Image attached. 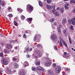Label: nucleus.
Here are the masks:
<instances>
[{"label": "nucleus", "mask_w": 75, "mask_h": 75, "mask_svg": "<svg viewBox=\"0 0 75 75\" xmlns=\"http://www.w3.org/2000/svg\"><path fill=\"white\" fill-rule=\"evenodd\" d=\"M10 42L12 43H16V40H11Z\"/></svg>", "instance_id": "37998d69"}, {"label": "nucleus", "mask_w": 75, "mask_h": 75, "mask_svg": "<svg viewBox=\"0 0 75 75\" xmlns=\"http://www.w3.org/2000/svg\"><path fill=\"white\" fill-rule=\"evenodd\" d=\"M35 53L33 54V55L35 58H37L38 57L40 58L42 56V54L41 53V51L37 50L36 49H35Z\"/></svg>", "instance_id": "f257e3e1"}, {"label": "nucleus", "mask_w": 75, "mask_h": 75, "mask_svg": "<svg viewBox=\"0 0 75 75\" xmlns=\"http://www.w3.org/2000/svg\"><path fill=\"white\" fill-rule=\"evenodd\" d=\"M3 1H0V4H1V3H2Z\"/></svg>", "instance_id": "774afa93"}, {"label": "nucleus", "mask_w": 75, "mask_h": 75, "mask_svg": "<svg viewBox=\"0 0 75 75\" xmlns=\"http://www.w3.org/2000/svg\"><path fill=\"white\" fill-rule=\"evenodd\" d=\"M47 2L48 4H50L51 3V0H47Z\"/></svg>", "instance_id": "4c0bfd02"}, {"label": "nucleus", "mask_w": 75, "mask_h": 75, "mask_svg": "<svg viewBox=\"0 0 75 75\" xmlns=\"http://www.w3.org/2000/svg\"><path fill=\"white\" fill-rule=\"evenodd\" d=\"M70 3L72 4V3H74L75 4V0H71L70 1Z\"/></svg>", "instance_id": "c85d7f7f"}, {"label": "nucleus", "mask_w": 75, "mask_h": 75, "mask_svg": "<svg viewBox=\"0 0 75 75\" xmlns=\"http://www.w3.org/2000/svg\"><path fill=\"white\" fill-rule=\"evenodd\" d=\"M27 11L28 13H30L33 10V7L30 4L27 5Z\"/></svg>", "instance_id": "20e7f679"}, {"label": "nucleus", "mask_w": 75, "mask_h": 75, "mask_svg": "<svg viewBox=\"0 0 75 75\" xmlns=\"http://www.w3.org/2000/svg\"><path fill=\"white\" fill-rule=\"evenodd\" d=\"M14 24L16 26H18V23L16 21H14Z\"/></svg>", "instance_id": "72a5a7b5"}, {"label": "nucleus", "mask_w": 75, "mask_h": 75, "mask_svg": "<svg viewBox=\"0 0 75 75\" xmlns=\"http://www.w3.org/2000/svg\"><path fill=\"white\" fill-rule=\"evenodd\" d=\"M37 69L39 71H44V69H43L42 67L40 66L37 67Z\"/></svg>", "instance_id": "f8f14e48"}, {"label": "nucleus", "mask_w": 75, "mask_h": 75, "mask_svg": "<svg viewBox=\"0 0 75 75\" xmlns=\"http://www.w3.org/2000/svg\"><path fill=\"white\" fill-rule=\"evenodd\" d=\"M13 61H17V59L15 57H14L13 58Z\"/></svg>", "instance_id": "a18cd8bd"}, {"label": "nucleus", "mask_w": 75, "mask_h": 75, "mask_svg": "<svg viewBox=\"0 0 75 75\" xmlns=\"http://www.w3.org/2000/svg\"><path fill=\"white\" fill-rule=\"evenodd\" d=\"M21 36V34H19L18 35V37H20Z\"/></svg>", "instance_id": "0e129e2a"}, {"label": "nucleus", "mask_w": 75, "mask_h": 75, "mask_svg": "<svg viewBox=\"0 0 75 75\" xmlns=\"http://www.w3.org/2000/svg\"><path fill=\"white\" fill-rule=\"evenodd\" d=\"M47 73L48 74H52V71L51 69H50L47 71Z\"/></svg>", "instance_id": "aec40b11"}, {"label": "nucleus", "mask_w": 75, "mask_h": 75, "mask_svg": "<svg viewBox=\"0 0 75 75\" xmlns=\"http://www.w3.org/2000/svg\"><path fill=\"white\" fill-rule=\"evenodd\" d=\"M74 26H73L72 25H71L70 27V28L71 30H74V28H73V27Z\"/></svg>", "instance_id": "c03bdc74"}, {"label": "nucleus", "mask_w": 75, "mask_h": 75, "mask_svg": "<svg viewBox=\"0 0 75 75\" xmlns=\"http://www.w3.org/2000/svg\"><path fill=\"white\" fill-rule=\"evenodd\" d=\"M7 73L8 74H12L11 70L8 69Z\"/></svg>", "instance_id": "4be33fe9"}, {"label": "nucleus", "mask_w": 75, "mask_h": 75, "mask_svg": "<svg viewBox=\"0 0 75 75\" xmlns=\"http://www.w3.org/2000/svg\"><path fill=\"white\" fill-rule=\"evenodd\" d=\"M46 7L47 8L48 10H51L52 8L51 7V6L50 5H46Z\"/></svg>", "instance_id": "f3484780"}, {"label": "nucleus", "mask_w": 75, "mask_h": 75, "mask_svg": "<svg viewBox=\"0 0 75 75\" xmlns=\"http://www.w3.org/2000/svg\"><path fill=\"white\" fill-rule=\"evenodd\" d=\"M63 33L64 35L65 36V37H67V33L66 30H63Z\"/></svg>", "instance_id": "412c9836"}, {"label": "nucleus", "mask_w": 75, "mask_h": 75, "mask_svg": "<svg viewBox=\"0 0 75 75\" xmlns=\"http://www.w3.org/2000/svg\"><path fill=\"white\" fill-rule=\"evenodd\" d=\"M56 11V10H55V8H53V9L52 11V10H51V11H50V12L51 13H54V12H55V11Z\"/></svg>", "instance_id": "e433bc0d"}, {"label": "nucleus", "mask_w": 75, "mask_h": 75, "mask_svg": "<svg viewBox=\"0 0 75 75\" xmlns=\"http://www.w3.org/2000/svg\"><path fill=\"white\" fill-rule=\"evenodd\" d=\"M54 18H52L50 20V22H51V23H53L54 22Z\"/></svg>", "instance_id": "c9c22d12"}, {"label": "nucleus", "mask_w": 75, "mask_h": 75, "mask_svg": "<svg viewBox=\"0 0 75 75\" xmlns=\"http://www.w3.org/2000/svg\"><path fill=\"white\" fill-rule=\"evenodd\" d=\"M37 47H38V48H39V47H41V45H40V44H38V45H37Z\"/></svg>", "instance_id": "49530a36"}, {"label": "nucleus", "mask_w": 75, "mask_h": 75, "mask_svg": "<svg viewBox=\"0 0 75 75\" xmlns=\"http://www.w3.org/2000/svg\"><path fill=\"white\" fill-rule=\"evenodd\" d=\"M52 8H55V5H53L52 6Z\"/></svg>", "instance_id": "6e6d98bb"}, {"label": "nucleus", "mask_w": 75, "mask_h": 75, "mask_svg": "<svg viewBox=\"0 0 75 75\" xmlns=\"http://www.w3.org/2000/svg\"><path fill=\"white\" fill-rule=\"evenodd\" d=\"M15 49H16V50H17V48H18V47H17V46H16V47H15Z\"/></svg>", "instance_id": "338daca9"}, {"label": "nucleus", "mask_w": 75, "mask_h": 75, "mask_svg": "<svg viewBox=\"0 0 75 75\" xmlns=\"http://www.w3.org/2000/svg\"><path fill=\"white\" fill-rule=\"evenodd\" d=\"M4 55V54H3V53H0V57H3Z\"/></svg>", "instance_id": "ea45409f"}, {"label": "nucleus", "mask_w": 75, "mask_h": 75, "mask_svg": "<svg viewBox=\"0 0 75 75\" xmlns=\"http://www.w3.org/2000/svg\"><path fill=\"white\" fill-rule=\"evenodd\" d=\"M32 50H33V49H32V48H30V50H29V51H32Z\"/></svg>", "instance_id": "052dcab7"}, {"label": "nucleus", "mask_w": 75, "mask_h": 75, "mask_svg": "<svg viewBox=\"0 0 75 75\" xmlns=\"http://www.w3.org/2000/svg\"><path fill=\"white\" fill-rule=\"evenodd\" d=\"M32 20H33V18H28V21L29 24H31Z\"/></svg>", "instance_id": "2eb2a0df"}, {"label": "nucleus", "mask_w": 75, "mask_h": 75, "mask_svg": "<svg viewBox=\"0 0 75 75\" xmlns=\"http://www.w3.org/2000/svg\"><path fill=\"white\" fill-rule=\"evenodd\" d=\"M57 22H55L54 23V25H57Z\"/></svg>", "instance_id": "4d7b16f0"}, {"label": "nucleus", "mask_w": 75, "mask_h": 75, "mask_svg": "<svg viewBox=\"0 0 75 75\" xmlns=\"http://www.w3.org/2000/svg\"><path fill=\"white\" fill-rule=\"evenodd\" d=\"M73 13H75V8H74L73 11Z\"/></svg>", "instance_id": "13d9d810"}, {"label": "nucleus", "mask_w": 75, "mask_h": 75, "mask_svg": "<svg viewBox=\"0 0 75 75\" xmlns=\"http://www.w3.org/2000/svg\"><path fill=\"white\" fill-rule=\"evenodd\" d=\"M26 73V72L24 70H23L22 71H19L18 74L19 75H25Z\"/></svg>", "instance_id": "0eeeda50"}, {"label": "nucleus", "mask_w": 75, "mask_h": 75, "mask_svg": "<svg viewBox=\"0 0 75 75\" xmlns=\"http://www.w3.org/2000/svg\"><path fill=\"white\" fill-rule=\"evenodd\" d=\"M55 69L57 73H59L61 70V68L59 66L56 67L55 68Z\"/></svg>", "instance_id": "423d86ee"}, {"label": "nucleus", "mask_w": 75, "mask_h": 75, "mask_svg": "<svg viewBox=\"0 0 75 75\" xmlns=\"http://www.w3.org/2000/svg\"><path fill=\"white\" fill-rule=\"evenodd\" d=\"M1 63L2 64H4L5 65H6L9 63V61L7 59L4 58H2L1 60Z\"/></svg>", "instance_id": "7ed1b4c3"}, {"label": "nucleus", "mask_w": 75, "mask_h": 75, "mask_svg": "<svg viewBox=\"0 0 75 75\" xmlns=\"http://www.w3.org/2000/svg\"><path fill=\"white\" fill-rule=\"evenodd\" d=\"M67 19L64 18L63 19L62 21V24L63 25H65V24L67 23Z\"/></svg>", "instance_id": "9b49d317"}, {"label": "nucleus", "mask_w": 75, "mask_h": 75, "mask_svg": "<svg viewBox=\"0 0 75 75\" xmlns=\"http://www.w3.org/2000/svg\"><path fill=\"white\" fill-rule=\"evenodd\" d=\"M37 35H36L33 39L34 41H35L37 40Z\"/></svg>", "instance_id": "f704fd0d"}, {"label": "nucleus", "mask_w": 75, "mask_h": 75, "mask_svg": "<svg viewBox=\"0 0 75 75\" xmlns=\"http://www.w3.org/2000/svg\"><path fill=\"white\" fill-rule=\"evenodd\" d=\"M65 70L66 71H67L69 70V69L65 68Z\"/></svg>", "instance_id": "de8ad7c7"}, {"label": "nucleus", "mask_w": 75, "mask_h": 75, "mask_svg": "<svg viewBox=\"0 0 75 75\" xmlns=\"http://www.w3.org/2000/svg\"><path fill=\"white\" fill-rule=\"evenodd\" d=\"M45 54H46V57H48V56H49V54H48V53H46Z\"/></svg>", "instance_id": "3c124183"}, {"label": "nucleus", "mask_w": 75, "mask_h": 75, "mask_svg": "<svg viewBox=\"0 0 75 75\" xmlns=\"http://www.w3.org/2000/svg\"><path fill=\"white\" fill-rule=\"evenodd\" d=\"M56 64L55 63H53L52 64V66L53 67H56Z\"/></svg>", "instance_id": "8fccbe9b"}, {"label": "nucleus", "mask_w": 75, "mask_h": 75, "mask_svg": "<svg viewBox=\"0 0 75 75\" xmlns=\"http://www.w3.org/2000/svg\"><path fill=\"white\" fill-rule=\"evenodd\" d=\"M55 15L56 16H58L59 17V14L58 13H57V12H55Z\"/></svg>", "instance_id": "58836bf2"}, {"label": "nucleus", "mask_w": 75, "mask_h": 75, "mask_svg": "<svg viewBox=\"0 0 75 75\" xmlns=\"http://www.w3.org/2000/svg\"><path fill=\"white\" fill-rule=\"evenodd\" d=\"M21 18L22 20H24L25 19V16L23 15H21Z\"/></svg>", "instance_id": "c756f323"}, {"label": "nucleus", "mask_w": 75, "mask_h": 75, "mask_svg": "<svg viewBox=\"0 0 75 75\" xmlns=\"http://www.w3.org/2000/svg\"><path fill=\"white\" fill-rule=\"evenodd\" d=\"M30 56L29 55H28V54H27L26 55V58H30Z\"/></svg>", "instance_id": "864d4df0"}, {"label": "nucleus", "mask_w": 75, "mask_h": 75, "mask_svg": "<svg viewBox=\"0 0 75 75\" xmlns=\"http://www.w3.org/2000/svg\"><path fill=\"white\" fill-rule=\"evenodd\" d=\"M11 7L9 6L8 8V11L10 10V9H11Z\"/></svg>", "instance_id": "5fc2aeb1"}, {"label": "nucleus", "mask_w": 75, "mask_h": 75, "mask_svg": "<svg viewBox=\"0 0 75 75\" xmlns=\"http://www.w3.org/2000/svg\"><path fill=\"white\" fill-rule=\"evenodd\" d=\"M69 6V4H67L64 5L65 8L67 9V10H68L69 8V7H68V6Z\"/></svg>", "instance_id": "a211bd4d"}, {"label": "nucleus", "mask_w": 75, "mask_h": 75, "mask_svg": "<svg viewBox=\"0 0 75 75\" xmlns=\"http://www.w3.org/2000/svg\"><path fill=\"white\" fill-rule=\"evenodd\" d=\"M25 33H26V34L28 33V31L27 30L25 31Z\"/></svg>", "instance_id": "69168bd1"}, {"label": "nucleus", "mask_w": 75, "mask_h": 75, "mask_svg": "<svg viewBox=\"0 0 75 75\" xmlns=\"http://www.w3.org/2000/svg\"><path fill=\"white\" fill-rule=\"evenodd\" d=\"M59 45L61 46V47H62V46H63L62 45V40H61V39H60Z\"/></svg>", "instance_id": "393cba45"}, {"label": "nucleus", "mask_w": 75, "mask_h": 75, "mask_svg": "<svg viewBox=\"0 0 75 75\" xmlns=\"http://www.w3.org/2000/svg\"><path fill=\"white\" fill-rule=\"evenodd\" d=\"M62 43L64 44V45H65L66 47H67V43H66L65 42L64 40H62Z\"/></svg>", "instance_id": "6ab92c4d"}, {"label": "nucleus", "mask_w": 75, "mask_h": 75, "mask_svg": "<svg viewBox=\"0 0 75 75\" xmlns=\"http://www.w3.org/2000/svg\"><path fill=\"white\" fill-rule=\"evenodd\" d=\"M8 17H9V19L10 20H11V19H10V18H11V17H13V15H12V14H8Z\"/></svg>", "instance_id": "5701e85b"}, {"label": "nucleus", "mask_w": 75, "mask_h": 75, "mask_svg": "<svg viewBox=\"0 0 75 75\" xmlns=\"http://www.w3.org/2000/svg\"><path fill=\"white\" fill-rule=\"evenodd\" d=\"M17 10L20 13H21V12H22V11H22V9L19 8H18Z\"/></svg>", "instance_id": "473e14b6"}, {"label": "nucleus", "mask_w": 75, "mask_h": 75, "mask_svg": "<svg viewBox=\"0 0 75 75\" xmlns=\"http://www.w3.org/2000/svg\"><path fill=\"white\" fill-rule=\"evenodd\" d=\"M61 13H64V8H62L59 9Z\"/></svg>", "instance_id": "7c9ffc66"}, {"label": "nucleus", "mask_w": 75, "mask_h": 75, "mask_svg": "<svg viewBox=\"0 0 75 75\" xmlns=\"http://www.w3.org/2000/svg\"><path fill=\"white\" fill-rule=\"evenodd\" d=\"M1 5L2 7H4L5 6V2H2Z\"/></svg>", "instance_id": "bb28decb"}, {"label": "nucleus", "mask_w": 75, "mask_h": 75, "mask_svg": "<svg viewBox=\"0 0 75 75\" xmlns=\"http://www.w3.org/2000/svg\"><path fill=\"white\" fill-rule=\"evenodd\" d=\"M23 37L24 38H26V35H25V34H24V35H23Z\"/></svg>", "instance_id": "603ef678"}, {"label": "nucleus", "mask_w": 75, "mask_h": 75, "mask_svg": "<svg viewBox=\"0 0 75 75\" xmlns=\"http://www.w3.org/2000/svg\"><path fill=\"white\" fill-rule=\"evenodd\" d=\"M18 65L17 64L15 63V64L14 67L15 68H18Z\"/></svg>", "instance_id": "2f4dec72"}, {"label": "nucleus", "mask_w": 75, "mask_h": 75, "mask_svg": "<svg viewBox=\"0 0 75 75\" xmlns=\"http://www.w3.org/2000/svg\"><path fill=\"white\" fill-rule=\"evenodd\" d=\"M12 47L13 46L11 45H10L9 44L6 45V47L7 48H12Z\"/></svg>", "instance_id": "4468645a"}, {"label": "nucleus", "mask_w": 75, "mask_h": 75, "mask_svg": "<svg viewBox=\"0 0 75 75\" xmlns=\"http://www.w3.org/2000/svg\"><path fill=\"white\" fill-rule=\"evenodd\" d=\"M57 36L55 34H53V35H52L51 37V38L52 40H53V41L54 42H57Z\"/></svg>", "instance_id": "39448f33"}, {"label": "nucleus", "mask_w": 75, "mask_h": 75, "mask_svg": "<svg viewBox=\"0 0 75 75\" xmlns=\"http://www.w3.org/2000/svg\"><path fill=\"white\" fill-rule=\"evenodd\" d=\"M29 65L28 64V63L27 61L25 62L24 64H23V66L25 67H28Z\"/></svg>", "instance_id": "ddd939ff"}, {"label": "nucleus", "mask_w": 75, "mask_h": 75, "mask_svg": "<svg viewBox=\"0 0 75 75\" xmlns=\"http://www.w3.org/2000/svg\"><path fill=\"white\" fill-rule=\"evenodd\" d=\"M29 47H26L25 48V50H26L27 51H29Z\"/></svg>", "instance_id": "cd10ccee"}, {"label": "nucleus", "mask_w": 75, "mask_h": 75, "mask_svg": "<svg viewBox=\"0 0 75 75\" xmlns=\"http://www.w3.org/2000/svg\"><path fill=\"white\" fill-rule=\"evenodd\" d=\"M4 52L5 54H8L9 53H10L9 50L7 49H4Z\"/></svg>", "instance_id": "dca6fc26"}, {"label": "nucleus", "mask_w": 75, "mask_h": 75, "mask_svg": "<svg viewBox=\"0 0 75 75\" xmlns=\"http://www.w3.org/2000/svg\"><path fill=\"white\" fill-rule=\"evenodd\" d=\"M39 6L41 7H42V3L41 1H39Z\"/></svg>", "instance_id": "b1692460"}, {"label": "nucleus", "mask_w": 75, "mask_h": 75, "mask_svg": "<svg viewBox=\"0 0 75 75\" xmlns=\"http://www.w3.org/2000/svg\"><path fill=\"white\" fill-rule=\"evenodd\" d=\"M68 38H69V42L70 44H72V41H71V38L69 37Z\"/></svg>", "instance_id": "79ce46f5"}, {"label": "nucleus", "mask_w": 75, "mask_h": 75, "mask_svg": "<svg viewBox=\"0 0 75 75\" xmlns=\"http://www.w3.org/2000/svg\"><path fill=\"white\" fill-rule=\"evenodd\" d=\"M54 49L55 50H57V46H54Z\"/></svg>", "instance_id": "09e8293b"}, {"label": "nucleus", "mask_w": 75, "mask_h": 75, "mask_svg": "<svg viewBox=\"0 0 75 75\" xmlns=\"http://www.w3.org/2000/svg\"><path fill=\"white\" fill-rule=\"evenodd\" d=\"M37 73H38V75H41V72L40 73L37 72Z\"/></svg>", "instance_id": "e2e57ef3"}, {"label": "nucleus", "mask_w": 75, "mask_h": 75, "mask_svg": "<svg viewBox=\"0 0 75 75\" xmlns=\"http://www.w3.org/2000/svg\"><path fill=\"white\" fill-rule=\"evenodd\" d=\"M71 21L72 23V25H75V17H74V18H72Z\"/></svg>", "instance_id": "6e6552de"}, {"label": "nucleus", "mask_w": 75, "mask_h": 75, "mask_svg": "<svg viewBox=\"0 0 75 75\" xmlns=\"http://www.w3.org/2000/svg\"><path fill=\"white\" fill-rule=\"evenodd\" d=\"M61 26L59 25L57 28V31L59 33V34L61 33Z\"/></svg>", "instance_id": "1a4fd4ad"}, {"label": "nucleus", "mask_w": 75, "mask_h": 75, "mask_svg": "<svg viewBox=\"0 0 75 75\" xmlns=\"http://www.w3.org/2000/svg\"><path fill=\"white\" fill-rule=\"evenodd\" d=\"M32 69L33 71H36V69H35V68L34 67H33L32 68Z\"/></svg>", "instance_id": "a19ab883"}, {"label": "nucleus", "mask_w": 75, "mask_h": 75, "mask_svg": "<svg viewBox=\"0 0 75 75\" xmlns=\"http://www.w3.org/2000/svg\"><path fill=\"white\" fill-rule=\"evenodd\" d=\"M36 65H40V61L36 62Z\"/></svg>", "instance_id": "a878e982"}, {"label": "nucleus", "mask_w": 75, "mask_h": 75, "mask_svg": "<svg viewBox=\"0 0 75 75\" xmlns=\"http://www.w3.org/2000/svg\"><path fill=\"white\" fill-rule=\"evenodd\" d=\"M0 35H1V37H4V35H1V34H0Z\"/></svg>", "instance_id": "680f3d73"}, {"label": "nucleus", "mask_w": 75, "mask_h": 75, "mask_svg": "<svg viewBox=\"0 0 75 75\" xmlns=\"http://www.w3.org/2000/svg\"><path fill=\"white\" fill-rule=\"evenodd\" d=\"M14 72H16V70H13V72H12V74H13V73H14Z\"/></svg>", "instance_id": "bf43d9fd"}, {"label": "nucleus", "mask_w": 75, "mask_h": 75, "mask_svg": "<svg viewBox=\"0 0 75 75\" xmlns=\"http://www.w3.org/2000/svg\"><path fill=\"white\" fill-rule=\"evenodd\" d=\"M42 59L43 60H44V59L47 60V63L45 64L46 67H48V66H50V65H51V59L45 57H42Z\"/></svg>", "instance_id": "f03ea898"}, {"label": "nucleus", "mask_w": 75, "mask_h": 75, "mask_svg": "<svg viewBox=\"0 0 75 75\" xmlns=\"http://www.w3.org/2000/svg\"><path fill=\"white\" fill-rule=\"evenodd\" d=\"M69 55V53H67L66 52H64V56L63 57L64 58H67L68 57Z\"/></svg>", "instance_id": "9d476101"}]
</instances>
